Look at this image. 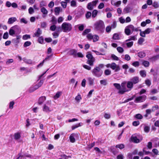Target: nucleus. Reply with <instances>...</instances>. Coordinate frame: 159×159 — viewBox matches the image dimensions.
<instances>
[{"instance_id":"obj_1","label":"nucleus","mask_w":159,"mask_h":159,"mask_svg":"<svg viewBox=\"0 0 159 159\" xmlns=\"http://www.w3.org/2000/svg\"><path fill=\"white\" fill-rule=\"evenodd\" d=\"M134 84L130 81H124L121 83V86L122 87V89L120 91V92L121 94H123L125 92L130 91L133 88Z\"/></svg>"},{"instance_id":"obj_2","label":"nucleus","mask_w":159,"mask_h":159,"mask_svg":"<svg viewBox=\"0 0 159 159\" xmlns=\"http://www.w3.org/2000/svg\"><path fill=\"white\" fill-rule=\"evenodd\" d=\"M94 26L95 30L100 33H102L104 30V24L102 20H99L95 22Z\"/></svg>"},{"instance_id":"obj_3","label":"nucleus","mask_w":159,"mask_h":159,"mask_svg":"<svg viewBox=\"0 0 159 159\" xmlns=\"http://www.w3.org/2000/svg\"><path fill=\"white\" fill-rule=\"evenodd\" d=\"M72 28V25L71 24L66 22L63 23L62 24L61 27L62 31L66 33L71 31Z\"/></svg>"},{"instance_id":"obj_4","label":"nucleus","mask_w":159,"mask_h":159,"mask_svg":"<svg viewBox=\"0 0 159 159\" xmlns=\"http://www.w3.org/2000/svg\"><path fill=\"white\" fill-rule=\"evenodd\" d=\"M51 102L50 100L47 101L43 106V111L46 113H49L53 111V109L50 107Z\"/></svg>"},{"instance_id":"obj_5","label":"nucleus","mask_w":159,"mask_h":159,"mask_svg":"<svg viewBox=\"0 0 159 159\" xmlns=\"http://www.w3.org/2000/svg\"><path fill=\"white\" fill-rule=\"evenodd\" d=\"M137 31L138 29L135 28L134 26L132 25H130L126 26L125 29V33L127 35H129L134 31Z\"/></svg>"},{"instance_id":"obj_6","label":"nucleus","mask_w":159,"mask_h":159,"mask_svg":"<svg viewBox=\"0 0 159 159\" xmlns=\"http://www.w3.org/2000/svg\"><path fill=\"white\" fill-rule=\"evenodd\" d=\"M93 75L97 77H101L102 74V70L98 67H95L92 70Z\"/></svg>"},{"instance_id":"obj_7","label":"nucleus","mask_w":159,"mask_h":159,"mask_svg":"<svg viewBox=\"0 0 159 159\" xmlns=\"http://www.w3.org/2000/svg\"><path fill=\"white\" fill-rule=\"evenodd\" d=\"M107 68H110L112 70H114L115 72H117L120 70V67L119 65H117L115 62H112L111 64H108L106 65Z\"/></svg>"},{"instance_id":"obj_8","label":"nucleus","mask_w":159,"mask_h":159,"mask_svg":"<svg viewBox=\"0 0 159 159\" xmlns=\"http://www.w3.org/2000/svg\"><path fill=\"white\" fill-rule=\"evenodd\" d=\"M86 57L88 59L87 63L91 66H93V62L95 60V58L89 52H88V54L86 55Z\"/></svg>"},{"instance_id":"obj_9","label":"nucleus","mask_w":159,"mask_h":159,"mask_svg":"<svg viewBox=\"0 0 159 159\" xmlns=\"http://www.w3.org/2000/svg\"><path fill=\"white\" fill-rule=\"evenodd\" d=\"M98 2V0H95L94 1L89 3L87 6V9L90 10H93V7L96 6Z\"/></svg>"},{"instance_id":"obj_10","label":"nucleus","mask_w":159,"mask_h":159,"mask_svg":"<svg viewBox=\"0 0 159 159\" xmlns=\"http://www.w3.org/2000/svg\"><path fill=\"white\" fill-rule=\"evenodd\" d=\"M79 137V135L77 133H72L69 136V139L71 142L74 143L75 141V138Z\"/></svg>"},{"instance_id":"obj_11","label":"nucleus","mask_w":159,"mask_h":159,"mask_svg":"<svg viewBox=\"0 0 159 159\" xmlns=\"http://www.w3.org/2000/svg\"><path fill=\"white\" fill-rule=\"evenodd\" d=\"M146 98V96L144 95L137 97L135 100V102H142L145 101Z\"/></svg>"},{"instance_id":"obj_12","label":"nucleus","mask_w":159,"mask_h":159,"mask_svg":"<svg viewBox=\"0 0 159 159\" xmlns=\"http://www.w3.org/2000/svg\"><path fill=\"white\" fill-rule=\"evenodd\" d=\"M131 141L135 143L140 142L142 139V138L139 139L137 137L134 135H132L131 138Z\"/></svg>"},{"instance_id":"obj_13","label":"nucleus","mask_w":159,"mask_h":159,"mask_svg":"<svg viewBox=\"0 0 159 159\" xmlns=\"http://www.w3.org/2000/svg\"><path fill=\"white\" fill-rule=\"evenodd\" d=\"M130 81L133 83V84H136L139 81V78L138 77L135 76L130 79Z\"/></svg>"},{"instance_id":"obj_14","label":"nucleus","mask_w":159,"mask_h":159,"mask_svg":"<svg viewBox=\"0 0 159 159\" xmlns=\"http://www.w3.org/2000/svg\"><path fill=\"white\" fill-rule=\"evenodd\" d=\"M113 85L116 89L119 90L118 93H119L121 94V93L120 92V91H121L122 89V87H121V85H120L119 84L115 83L113 84Z\"/></svg>"},{"instance_id":"obj_15","label":"nucleus","mask_w":159,"mask_h":159,"mask_svg":"<svg viewBox=\"0 0 159 159\" xmlns=\"http://www.w3.org/2000/svg\"><path fill=\"white\" fill-rule=\"evenodd\" d=\"M46 100V97L45 96H41L40 97L38 100V103L39 105L42 104Z\"/></svg>"},{"instance_id":"obj_16","label":"nucleus","mask_w":159,"mask_h":159,"mask_svg":"<svg viewBox=\"0 0 159 159\" xmlns=\"http://www.w3.org/2000/svg\"><path fill=\"white\" fill-rule=\"evenodd\" d=\"M21 133L19 132H17L14 134V138L16 140L20 139L21 137Z\"/></svg>"},{"instance_id":"obj_17","label":"nucleus","mask_w":159,"mask_h":159,"mask_svg":"<svg viewBox=\"0 0 159 159\" xmlns=\"http://www.w3.org/2000/svg\"><path fill=\"white\" fill-rule=\"evenodd\" d=\"M94 80L95 78H92L91 77H89L87 78V80L90 85L92 86L93 85Z\"/></svg>"},{"instance_id":"obj_18","label":"nucleus","mask_w":159,"mask_h":159,"mask_svg":"<svg viewBox=\"0 0 159 159\" xmlns=\"http://www.w3.org/2000/svg\"><path fill=\"white\" fill-rule=\"evenodd\" d=\"M17 20V19L15 17H12L9 19L8 23L9 24H11Z\"/></svg>"},{"instance_id":"obj_19","label":"nucleus","mask_w":159,"mask_h":159,"mask_svg":"<svg viewBox=\"0 0 159 159\" xmlns=\"http://www.w3.org/2000/svg\"><path fill=\"white\" fill-rule=\"evenodd\" d=\"M62 94V92L61 91H58L53 97L54 99L55 100L57 99Z\"/></svg>"},{"instance_id":"obj_20","label":"nucleus","mask_w":159,"mask_h":159,"mask_svg":"<svg viewBox=\"0 0 159 159\" xmlns=\"http://www.w3.org/2000/svg\"><path fill=\"white\" fill-rule=\"evenodd\" d=\"M41 11L43 13V17H44L48 13V11L47 9L44 7H42L41 9Z\"/></svg>"},{"instance_id":"obj_21","label":"nucleus","mask_w":159,"mask_h":159,"mask_svg":"<svg viewBox=\"0 0 159 159\" xmlns=\"http://www.w3.org/2000/svg\"><path fill=\"white\" fill-rule=\"evenodd\" d=\"M12 28H13V30H14V32L15 34H18L20 32V28L17 25H15L12 27Z\"/></svg>"},{"instance_id":"obj_22","label":"nucleus","mask_w":159,"mask_h":159,"mask_svg":"<svg viewBox=\"0 0 159 159\" xmlns=\"http://www.w3.org/2000/svg\"><path fill=\"white\" fill-rule=\"evenodd\" d=\"M42 34V31L39 28H38L36 31L35 33L33 36L34 37H39Z\"/></svg>"},{"instance_id":"obj_23","label":"nucleus","mask_w":159,"mask_h":159,"mask_svg":"<svg viewBox=\"0 0 159 159\" xmlns=\"http://www.w3.org/2000/svg\"><path fill=\"white\" fill-rule=\"evenodd\" d=\"M132 9L129 7H126L124 9V12L125 13H127L131 11Z\"/></svg>"},{"instance_id":"obj_24","label":"nucleus","mask_w":159,"mask_h":159,"mask_svg":"<svg viewBox=\"0 0 159 159\" xmlns=\"http://www.w3.org/2000/svg\"><path fill=\"white\" fill-rule=\"evenodd\" d=\"M76 51L74 49L71 50L69 51L70 54L71 55H73L74 57H76Z\"/></svg>"},{"instance_id":"obj_25","label":"nucleus","mask_w":159,"mask_h":159,"mask_svg":"<svg viewBox=\"0 0 159 159\" xmlns=\"http://www.w3.org/2000/svg\"><path fill=\"white\" fill-rule=\"evenodd\" d=\"M61 8L59 7H57L55 8L54 9V11L55 12V14L56 15H58L61 10Z\"/></svg>"},{"instance_id":"obj_26","label":"nucleus","mask_w":159,"mask_h":159,"mask_svg":"<svg viewBox=\"0 0 159 159\" xmlns=\"http://www.w3.org/2000/svg\"><path fill=\"white\" fill-rule=\"evenodd\" d=\"M81 99L82 97L81 95L79 94H78L75 98V100L78 102H79Z\"/></svg>"},{"instance_id":"obj_27","label":"nucleus","mask_w":159,"mask_h":159,"mask_svg":"<svg viewBox=\"0 0 159 159\" xmlns=\"http://www.w3.org/2000/svg\"><path fill=\"white\" fill-rule=\"evenodd\" d=\"M51 56H52L51 55V56H48V57H46L45 58V59H44V60H43V61H42V62H41L37 66V67H39L42 66L43 65V63L45 61V60H47L50 57H51Z\"/></svg>"},{"instance_id":"obj_28","label":"nucleus","mask_w":159,"mask_h":159,"mask_svg":"<svg viewBox=\"0 0 159 159\" xmlns=\"http://www.w3.org/2000/svg\"><path fill=\"white\" fill-rule=\"evenodd\" d=\"M138 56L140 58H143L146 56L145 53L143 52H139L138 53Z\"/></svg>"},{"instance_id":"obj_29","label":"nucleus","mask_w":159,"mask_h":159,"mask_svg":"<svg viewBox=\"0 0 159 159\" xmlns=\"http://www.w3.org/2000/svg\"><path fill=\"white\" fill-rule=\"evenodd\" d=\"M149 152H146L144 149H143V152H140L138 153V154L139 156H143L144 153L145 154H148L149 153Z\"/></svg>"},{"instance_id":"obj_30","label":"nucleus","mask_w":159,"mask_h":159,"mask_svg":"<svg viewBox=\"0 0 159 159\" xmlns=\"http://www.w3.org/2000/svg\"><path fill=\"white\" fill-rule=\"evenodd\" d=\"M137 40V38L136 36H131L129 39L126 40L125 42H127L128 41H130L131 40Z\"/></svg>"},{"instance_id":"obj_31","label":"nucleus","mask_w":159,"mask_h":159,"mask_svg":"<svg viewBox=\"0 0 159 159\" xmlns=\"http://www.w3.org/2000/svg\"><path fill=\"white\" fill-rule=\"evenodd\" d=\"M144 130L146 133H148L150 130V127L149 126H146L145 125H143Z\"/></svg>"},{"instance_id":"obj_32","label":"nucleus","mask_w":159,"mask_h":159,"mask_svg":"<svg viewBox=\"0 0 159 159\" xmlns=\"http://www.w3.org/2000/svg\"><path fill=\"white\" fill-rule=\"evenodd\" d=\"M98 11L97 10H94L93 12L92 13V17L93 18H95L98 14Z\"/></svg>"},{"instance_id":"obj_33","label":"nucleus","mask_w":159,"mask_h":159,"mask_svg":"<svg viewBox=\"0 0 159 159\" xmlns=\"http://www.w3.org/2000/svg\"><path fill=\"white\" fill-rule=\"evenodd\" d=\"M141 76L143 77H145L146 76V72L144 70H141L139 72Z\"/></svg>"},{"instance_id":"obj_34","label":"nucleus","mask_w":159,"mask_h":159,"mask_svg":"<svg viewBox=\"0 0 159 159\" xmlns=\"http://www.w3.org/2000/svg\"><path fill=\"white\" fill-rule=\"evenodd\" d=\"M23 60L25 62L28 64H31L32 62L31 60L27 59L25 58H23Z\"/></svg>"},{"instance_id":"obj_35","label":"nucleus","mask_w":159,"mask_h":159,"mask_svg":"<svg viewBox=\"0 0 159 159\" xmlns=\"http://www.w3.org/2000/svg\"><path fill=\"white\" fill-rule=\"evenodd\" d=\"M70 5L72 7H76L77 6L76 2L75 0H72L70 2Z\"/></svg>"},{"instance_id":"obj_36","label":"nucleus","mask_w":159,"mask_h":159,"mask_svg":"<svg viewBox=\"0 0 159 159\" xmlns=\"http://www.w3.org/2000/svg\"><path fill=\"white\" fill-rule=\"evenodd\" d=\"M111 58L114 60L118 61L119 60V58L113 54L111 55Z\"/></svg>"},{"instance_id":"obj_37","label":"nucleus","mask_w":159,"mask_h":159,"mask_svg":"<svg viewBox=\"0 0 159 159\" xmlns=\"http://www.w3.org/2000/svg\"><path fill=\"white\" fill-rule=\"evenodd\" d=\"M93 42H96L98 41L99 39V37L96 35H93Z\"/></svg>"},{"instance_id":"obj_38","label":"nucleus","mask_w":159,"mask_h":159,"mask_svg":"<svg viewBox=\"0 0 159 159\" xmlns=\"http://www.w3.org/2000/svg\"><path fill=\"white\" fill-rule=\"evenodd\" d=\"M117 25V23L116 21H114L113 23L111 24V27L112 29H114L115 28Z\"/></svg>"},{"instance_id":"obj_39","label":"nucleus","mask_w":159,"mask_h":159,"mask_svg":"<svg viewBox=\"0 0 159 159\" xmlns=\"http://www.w3.org/2000/svg\"><path fill=\"white\" fill-rule=\"evenodd\" d=\"M100 84L103 85H106L107 84V80H100Z\"/></svg>"},{"instance_id":"obj_40","label":"nucleus","mask_w":159,"mask_h":159,"mask_svg":"<svg viewBox=\"0 0 159 159\" xmlns=\"http://www.w3.org/2000/svg\"><path fill=\"white\" fill-rule=\"evenodd\" d=\"M117 50L118 52L120 53H122L124 51L123 48L120 47H118L117 48Z\"/></svg>"},{"instance_id":"obj_41","label":"nucleus","mask_w":159,"mask_h":159,"mask_svg":"<svg viewBox=\"0 0 159 159\" xmlns=\"http://www.w3.org/2000/svg\"><path fill=\"white\" fill-rule=\"evenodd\" d=\"M144 41V39L142 38H140L138 40V43L140 45H142Z\"/></svg>"},{"instance_id":"obj_42","label":"nucleus","mask_w":159,"mask_h":159,"mask_svg":"<svg viewBox=\"0 0 159 159\" xmlns=\"http://www.w3.org/2000/svg\"><path fill=\"white\" fill-rule=\"evenodd\" d=\"M133 42L131 41L126 43L127 47L128 48L131 47L133 45Z\"/></svg>"},{"instance_id":"obj_43","label":"nucleus","mask_w":159,"mask_h":159,"mask_svg":"<svg viewBox=\"0 0 159 159\" xmlns=\"http://www.w3.org/2000/svg\"><path fill=\"white\" fill-rule=\"evenodd\" d=\"M113 39H119V34L117 33H115L113 34Z\"/></svg>"},{"instance_id":"obj_44","label":"nucleus","mask_w":159,"mask_h":159,"mask_svg":"<svg viewBox=\"0 0 159 159\" xmlns=\"http://www.w3.org/2000/svg\"><path fill=\"white\" fill-rule=\"evenodd\" d=\"M30 38V35L28 34L24 35L23 36L22 39L24 40H27Z\"/></svg>"},{"instance_id":"obj_45","label":"nucleus","mask_w":159,"mask_h":159,"mask_svg":"<svg viewBox=\"0 0 159 159\" xmlns=\"http://www.w3.org/2000/svg\"><path fill=\"white\" fill-rule=\"evenodd\" d=\"M104 73L105 75H108L111 74V71L109 69H107L105 70Z\"/></svg>"},{"instance_id":"obj_46","label":"nucleus","mask_w":159,"mask_h":159,"mask_svg":"<svg viewBox=\"0 0 159 159\" xmlns=\"http://www.w3.org/2000/svg\"><path fill=\"white\" fill-rule=\"evenodd\" d=\"M13 28H12V27L11 28L9 31V34L11 36H13L15 34L14 32V30H13Z\"/></svg>"},{"instance_id":"obj_47","label":"nucleus","mask_w":159,"mask_h":159,"mask_svg":"<svg viewBox=\"0 0 159 159\" xmlns=\"http://www.w3.org/2000/svg\"><path fill=\"white\" fill-rule=\"evenodd\" d=\"M152 6L155 8H157L159 7L158 3L156 2H153L152 4Z\"/></svg>"},{"instance_id":"obj_48","label":"nucleus","mask_w":159,"mask_h":159,"mask_svg":"<svg viewBox=\"0 0 159 159\" xmlns=\"http://www.w3.org/2000/svg\"><path fill=\"white\" fill-rule=\"evenodd\" d=\"M92 15V13L88 11L85 14V16L87 19L89 18Z\"/></svg>"},{"instance_id":"obj_49","label":"nucleus","mask_w":159,"mask_h":159,"mask_svg":"<svg viewBox=\"0 0 159 159\" xmlns=\"http://www.w3.org/2000/svg\"><path fill=\"white\" fill-rule=\"evenodd\" d=\"M143 65L145 67H148L149 65V62L147 61H144L143 62Z\"/></svg>"},{"instance_id":"obj_50","label":"nucleus","mask_w":159,"mask_h":159,"mask_svg":"<svg viewBox=\"0 0 159 159\" xmlns=\"http://www.w3.org/2000/svg\"><path fill=\"white\" fill-rule=\"evenodd\" d=\"M135 117L136 118L139 119H141L143 118V116L142 115L140 114H136L135 116Z\"/></svg>"},{"instance_id":"obj_51","label":"nucleus","mask_w":159,"mask_h":159,"mask_svg":"<svg viewBox=\"0 0 159 159\" xmlns=\"http://www.w3.org/2000/svg\"><path fill=\"white\" fill-rule=\"evenodd\" d=\"M31 44V43L30 41H26L25 43L24 44V47H27L30 46Z\"/></svg>"},{"instance_id":"obj_52","label":"nucleus","mask_w":159,"mask_h":159,"mask_svg":"<svg viewBox=\"0 0 159 159\" xmlns=\"http://www.w3.org/2000/svg\"><path fill=\"white\" fill-rule=\"evenodd\" d=\"M132 65L134 67H138L139 66V61H136L133 62L132 63Z\"/></svg>"},{"instance_id":"obj_53","label":"nucleus","mask_w":159,"mask_h":159,"mask_svg":"<svg viewBox=\"0 0 159 159\" xmlns=\"http://www.w3.org/2000/svg\"><path fill=\"white\" fill-rule=\"evenodd\" d=\"M39 42L43 44V38L42 36L39 37L38 39Z\"/></svg>"},{"instance_id":"obj_54","label":"nucleus","mask_w":159,"mask_h":159,"mask_svg":"<svg viewBox=\"0 0 159 159\" xmlns=\"http://www.w3.org/2000/svg\"><path fill=\"white\" fill-rule=\"evenodd\" d=\"M116 148H119L120 149H122L124 148V145L122 144H119L116 146Z\"/></svg>"},{"instance_id":"obj_55","label":"nucleus","mask_w":159,"mask_h":159,"mask_svg":"<svg viewBox=\"0 0 159 159\" xmlns=\"http://www.w3.org/2000/svg\"><path fill=\"white\" fill-rule=\"evenodd\" d=\"M46 5V3L44 1H42L40 3V7H43L45 6Z\"/></svg>"},{"instance_id":"obj_56","label":"nucleus","mask_w":159,"mask_h":159,"mask_svg":"<svg viewBox=\"0 0 159 159\" xmlns=\"http://www.w3.org/2000/svg\"><path fill=\"white\" fill-rule=\"evenodd\" d=\"M90 29H86L83 32L82 34L83 35H85L90 32Z\"/></svg>"},{"instance_id":"obj_57","label":"nucleus","mask_w":159,"mask_h":159,"mask_svg":"<svg viewBox=\"0 0 159 159\" xmlns=\"http://www.w3.org/2000/svg\"><path fill=\"white\" fill-rule=\"evenodd\" d=\"M111 29L110 26H108L106 28V31L107 33H109L111 31Z\"/></svg>"},{"instance_id":"obj_58","label":"nucleus","mask_w":159,"mask_h":159,"mask_svg":"<svg viewBox=\"0 0 159 159\" xmlns=\"http://www.w3.org/2000/svg\"><path fill=\"white\" fill-rule=\"evenodd\" d=\"M54 2L53 1H52L50 2L48 4V7L51 8L53 7L54 6Z\"/></svg>"},{"instance_id":"obj_59","label":"nucleus","mask_w":159,"mask_h":159,"mask_svg":"<svg viewBox=\"0 0 159 159\" xmlns=\"http://www.w3.org/2000/svg\"><path fill=\"white\" fill-rule=\"evenodd\" d=\"M158 108V106L157 105H156L152 107V111H155L157 110Z\"/></svg>"},{"instance_id":"obj_60","label":"nucleus","mask_w":159,"mask_h":159,"mask_svg":"<svg viewBox=\"0 0 159 159\" xmlns=\"http://www.w3.org/2000/svg\"><path fill=\"white\" fill-rule=\"evenodd\" d=\"M54 38H57L59 36V33L57 32H54L52 33Z\"/></svg>"},{"instance_id":"obj_61","label":"nucleus","mask_w":159,"mask_h":159,"mask_svg":"<svg viewBox=\"0 0 159 159\" xmlns=\"http://www.w3.org/2000/svg\"><path fill=\"white\" fill-rule=\"evenodd\" d=\"M125 59L127 61H129L130 59V57L129 55L126 54L125 55Z\"/></svg>"},{"instance_id":"obj_62","label":"nucleus","mask_w":159,"mask_h":159,"mask_svg":"<svg viewBox=\"0 0 159 159\" xmlns=\"http://www.w3.org/2000/svg\"><path fill=\"white\" fill-rule=\"evenodd\" d=\"M104 4L103 2H101L98 7V8L99 9H102L104 7Z\"/></svg>"},{"instance_id":"obj_63","label":"nucleus","mask_w":159,"mask_h":159,"mask_svg":"<svg viewBox=\"0 0 159 159\" xmlns=\"http://www.w3.org/2000/svg\"><path fill=\"white\" fill-rule=\"evenodd\" d=\"M64 20V18L62 17H59L58 18L57 22L59 23L62 22Z\"/></svg>"},{"instance_id":"obj_64","label":"nucleus","mask_w":159,"mask_h":159,"mask_svg":"<svg viewBox=\"0 0 159 159\" xmlns=\"http://www.w3.org/2000/svg\"><path fill=\"white\" fill-rule=\"evenodd\" d=\"M146 84L148 86H149L151 84V81L149 80H147L145 81Z\"/></svg>"}]
</instances>
